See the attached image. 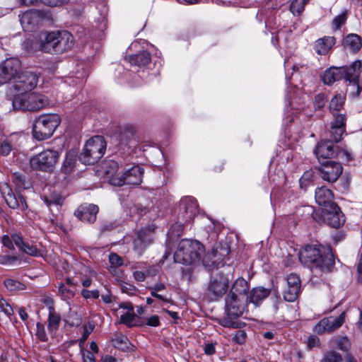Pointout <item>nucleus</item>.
<instances>
[{
    "label": "nucleus",
    "mask_w": 362,
    "mask_h": 362,
    "mask_svg": "<svg viewBox=\"0 0 362 362\" xmlns=\"http://www.w3.org/2000/svg\"><path fill=\"white\" fill-rule=\"evenodd\" d=\"M14 244L21 250L23 252L31 255V256H39L40 255V251L38 250L36 245L25 243L21 235L13 236Z\"/></svg>",
    "instance_id": "obj_32"
},
{
    "label": "nucleus",
    "mask_w": 362,
    "mask_h": 362,
    "mask_svg": "<svg viewBox=\"0 0 362 362\" xmlns=\"http://www.w3.org/2000/svg\"><path fill=\"white\" fill-rule=\"evenodd\" d=\"M334 120L332 122L331 125L338 127H342L346 129V117L344 114L338 112H333Z\"/></svg>",
    "instance_id": "obj_50"
},
{
    "label": "nucleus",
    "mask_w": 362,
    "mask_h": 362,
    "mask_svg": "<svg viewBox=\"0 0 362 362\" xmlns=\"http://www.w3.org/2000/svg\"><path fill=\"white\" fill-rule=\"evenodd\" d=\"M246 308L244 300L240 297L227 296L226 298V310L228 317H240Z\"/></svg>",
    "instance_id": "obj_22"
},
{
    "label": "nucleus",
    "mask_w": 362,
    "mask_h": 362,
    "mask_svg": "<svg viewBox=\"0 0 362 362\" xmlns=\"http://www.w3.org/2000/svg\"><path fill=\"white\" fill-rule=\"evenodd\" d=\"M343 358L340 353L334 350L326 351L320 362H342Z\"/></svg>",
    "instance_id": "obj_38"
},
{
    "label": "nucleus",
    "mask_w": 362,
    "mask_h": 362,
    "mask_svg": "<svg viewBox=\"0 0 362 362\" xmlns=\"http://www.w3.org/2000/svg\"><path fill=\"white\" fill-rule=\"evenodd\" d=\"M216 320L220 325L223 327L238 329L245 326V322H242L237 320V318H213Z\"/></svg>",
    "instance_id": "obj_35"
},
{
    "label": "nucleus",
    "mask_w": 362,
    "mask_h": 362,
    "mask_svg": "<svg viewBox=\"0 0 362 362\" xmlns=\"http://www.w3.org/2000/svg\"><path fill=\"white\" fill-rule=\"evenodd\" d=\"M12 150L11 144L8 140H4L0 144V153L2 156H8Z\"/></svg>",
    "instance_id": "obj_57"
},
{
    "label": "nucleus",
    "mask_w": 362,
    "mask_h": 362,
    "mask_svg": "<svg viewBox=\"0 0 362 362\" xmlns=\"http://www.w3.org/2000/svg\"><path fill=\"white\" fill-rule=\"evenodd\" d=\"M247 334L244 331H238L235 332L233 340L238 344H243L245 342Z\"/></svg>",
    "instance_id": "obj_59"
},
{
    "label": "nucleus",
    "mask_w": 362,
    "mask_h": 362,
    "mask_svg": "<svg viewBox=\"0 0 362 362\" xmlns=\"http://www.w3.org/2000/svg\"><path fill=\"white\" fill-rule=\"evenodd\" d=\"M154 229L153 226L139 230L133 241L134 252L140 257L146 249L153 243Z\"/></svg>",
    "instance_id": "obj_15"
},
{
    "label": "nucleus",
    "mask_w": 362,
    "mask_h": 362,
    "mask_svg": "<svg viewBox=\"0 0 362 362\" xmlns=\"http://www.w3.org/2000/svg\"><path fill=\"white\" fill-rule=\"evenodd\" d=\"M135 128L129 124L121 125L118 127L115 133L117 140V146L122 153L127 156V151H129L132 144L134 143Z\"/></svg>",
    "instance_id": "obj_17"
},
{
    "label": "nucleus",
    "mask_w": 362,
    "mask_h": 362,
    "mask_svg": "<svg viewBox=\"0 0 362 362\" xmlns=\"http://www.w3.org/2000/svg\"><path fill=\"white\" fill-rule=\"evenodd\" d=\"M346 129L342 127H338L331 125L330 129V141L332 142H339L341 138L342 135L345 132Z\"/></svg>",
    "instance_id": "obj_44"
},
{
    "label": "nucleus",
    "mask_w": 362,
    "mask_h": 362,
    "mask_svg": "<svg viewBox=\"0 0 362 362\" xmlns=\"http://www.w3.org/2000/svg\"><path fill=\"white\" fill-rule=\"evenodd\" d=\"M112 345L122 351H126L129 349L130 342L127 337L121 334H115V338L112 339Z\"/></svg>",
    "instance_id": "obj_36"
},
{
    "label": "nucleus",
    "mask_w": 362,
    "mask_h": 362,
    "mask_svg": "<svg viewBox=\"0 0 362 362\" xmlns=\"http://www.w3.org/2000/svg\"><path fill=\"white\" fill-rule=\"evenodd\" d=\"M299 259L310 269L325 273L330 272L335 264L332 247L320 244L305 245L299 253Z\"/></svg>",
    "instance_id": "obj_1"
},
{
    "label": "nucleus",
    "mask_w": 362,
    "mask_h": 362,
    "mask_svg": "<svg viewBox=\"0 0 362 362\" xmlns=\"http://www.w3.org/2000/svg\"><path fill=\"white\" fill-rule=\"evenodd\" d=\"M344 45L345 48L349 49L351 52H356L362 46L361 38L356 34H349L345 37Z\"/></svg>",
    "instance_id": "obj_34"
},
{
    "label": "nucleus",
    "mask_w": 362,
    "mask_h": 362,
    "mask_svg": "<svg viewBox=\"0 0 362 362\" xmlns=\"http://www.w3.org/2000/svg\"><path fill=\"white\" fill-rule=\"evenodd\" d=\"M1 194L9 208L19 209L24 211L28 208L25 197L19 194L15 193L7 183H4L0 187Z\"/></svg>",
    "instance_id": "obj_18"
},
{
    "label": "nucleus",
    "mask_w": 362,
    "mask_h": 362,
    "mask_svg": "<svg viewBox=\"0 0 362 362\" xmlns=\"http://www.w3.org/2000/svg\"><path fill=\"white\" fill-rule=\"evenodd\" d=\"M361 66V61L356 60L349 66H341V69L344 71L342 73L343 79L349 82V88L351 95L353 96H358L362 90V86L359 82Z\"/></svg>",
    "instance_id": "obj_10"
},
{
    "label": "nucleus",
    "mask_w": 362,
    "mask_h": 362,
    "mask_svg": "<svg viewBox=\"0 0 362 362\" xmlns=\"http://www.w3.org/2000/svg\"><path fill=\"white\" fill-rule=\"evenodd\" d=\"M99 208L93 204H83L80 205L74 211V215L84 223H92L96 220Z\"/></svg>",
    "instance_id": "obj_21"
},
{
    "label": "nucleus",
    "mask_w": 362,
    "mask_h": 362,
    "mask_svg": "<svg viewBox=\"0 0 362 362\" xmlns=\"http://www.w3.org/2000/svg\"><path fill=\"white\" fill-rule=\"evenodd\" d=\"M327 99L324 94H318L314 98V107L315 110H321L325 105Z\"/></svg>",
    "instance_id": "obj_54"
},
{
    "label": "nucleus",
    "mask_w": 362,
    "mask_h": 362,
    "mask_svg": "<svg viewBox=\"0 0 362 362\" xmlns=\"http://www.w3.org/2000/svg\"><path fill=\"white\" fill-rule=\"evenodd\" d=\"M81 295L86 299L91 298L97 299L100 296L99 291L98 290L89 291L87 289H83L81 291Z\"/></svg>",
    "instance_id": "obj_60"
},
{
    "label": "nucleus",
    "mask_w": 362,
    "mask_h": 362,
    "mask_svg": "<svg viewBox=\"0 0 362 362\" xmlns=\"http://www.w3.org/2000/svg\"><path fill=\"white\" fill-rule=\"evenodd\" d=\"M115 228L113 223H104L100 227V234L103 235L107 232L112 231Z\"/></svg>",
    "instance_id": "obj_63"
},
{
    "label": "nucleus",
    "mask_w": 362,
    "mask_h": 362,
    "mask_svg": "<svg viewBox=\"0 0 362 362\" xmlns=\"http://www.w3.org/2000/svg\"><path fill=\"white\" fill-rule=\"evenodd\" d=\"M305 0H293L290 5V11L293 15H300L304 10Z\"/></svg>",
    "instance_id": "obj_46"
},
{
    "label": "nucleus",
    "mask_w": 362,
    "mask_h": 362,
    "mask_svg": "<svg viewBox=\"0 0 362 362\" xmlns=\"http://www.w3.org/2000/svg\"><path fill=\"white\" fill-rule=\"evenodd\" d=\"M42 21V13L38 10H30L20 16L23 28L27 31L35 30Z\"/></svg>",
    "instance_id": "obj_20"
},
{
    "label": "nucleus",
    "mask_w": 362,
    "mask_h": 362,
    "mask_svg": "<svg viewBox=\"0 0 362 362\" xmlns=\"http://www.w3.org/2000/svg\"><path fill=\"white\" fill-rule=\"evenodd\" d=\"M300 291V289L292 288L287 286L284 291V298L288 302H293L298 298Z\"/></svg>",
    "instance_id": "obj_42"
},
{
    "label": "nucleus",
    "mask_w": 362,
    "mask_h": 362,
    "mask_svg": "<svg viewBox=\"0 0 362 362\" xmlns=\"http://www.w3.org/2000/svg\"><path fill=\"white\" fill-rule=\"evenodd\" d=\"M21 71V62L18 58L11 57L0 64V84L13 83Z\"/></svg>",
    "instance_id": "obj_11"
},
{
    "label": "nucleus",
    "mask_w": 362,
    "mask_h": 362,
    "mask_svg": "<svg viewBox=\"0 0 362 362\" xmlns=\"http://www.w3.org/2000/svg\"><path fill=\"white\" fill-rule=\"evenodd\" d=\"M14 235H21L18 233H12L10 236L8 235H4L1 238V243L3 245L7 247L9 250H13L15 249L13 243V236Z\"/></svg>",
    "instance_id": "obj_53"
},
{
    "label": "nucleus",
    "mask_w": 362,
    "mask_h": 362,
    "mask_svg": "<svg viewBox=\"0 0 362 362\" xmlns=\"http://www.w3.org/2000/svg\"><path fill=\"white\" fill-rule=\"evenodd\" d=\"M322 167L319 169L322 178L329 182H336L342 173L343 168L340 163L326 160L320 163Z\"/></svg>",
    "instance_id": "obj_19"
},
{
    "label": "nucleus",
    "mask_w": 362,
    "mask_h": 362,
    "mask_svg": "<svg viewBox=\"0 0 362 362\" xmlns=\"http://www.w3.org/2000/svg\"><path fill=\"white\" fill-rule=\"evenodd\" d=\"M59 158L57 151L46 149L33 156L30 160L31 167L37 170L52 172Z\"/></svg>",
    "instance_id": "obj_8"
},
{
    "label": "nucleus",
    "mask_w": 362,
    "mask_h": 362,
    "mask_svg": "<svg viewBox=\"0 0 362 362\" xmlns=\"http://www.w3.org/2000/svg\"><path fill=\"white\" fill-rule=\"evenodd\" d=\"M315 199L316 203L322 208L330 206L334 202V194L332 191L326 187H317L315 189Z\"/></svg>",
    "instance_id": "obj_26"
},
{
    "label": "nucleus",
    "mask_w": 362,
    "mask_h": 362,
    "mask_svg": "<svg viewBox=\"0 0 362 362\" xmlns=\"http://www.w3.org/2000/svg\"><path fill=\"white\" fill-rule=\"evenodd\" d=\"M61 122V117L57 114L42 115L35 118L33 125V137L38 141H43L51 137Z\"/></svg>",
    "instance_id": "obj_5"
},
{
    "label": "nucleus",
    "mask_w": 362,
    "mask_h": 362,
    "mask_svg": "<svg viewBox=\"0 0 362 362\" xmlns=\"http://www.w3.org/2000/svg\"><path fill=\"white\" fill-rule=\"evenodd\" d=\"M159 318H119L116 325H124L127 327H140L144 325L156 327L159 325Z\"/></svg>",
    "instance_id": "obj_24"
},
{
    "label": "nucleus",
    "mask_w": 362,
    "mask_h": 362,
    "mask_svg": "<svg viewBox=\"0 0 362 362\" xmlns=\"http://www.w3.org/2000/svg\"><path fill=\"white\" fill-rule=\"evenodd\" d=\"M44 303L45 305H43L40 310V311L42 312V314L45 315V313L44 312H48L47 317H56L52 299L50 298H47L44 300Z\"/></svg>",
    "instance_id": "obj_48"
},
{
    "label": "nucleus",
    "mask_w": 362,
    "mask_h": 362,
    "mask_svg": "<svg viewBox=\"0 0 362 362\" xmlns=\"http://www.w3.org/2000/svg\"><path fill=\"white\" fill-rule=\"evenodd\" d=\"M229 279L223 274L212 276L209 280L206 296L210 301H216L221 298L227 292Z\"/></svg>",
    "instance_id": "obj_9"
},
{
    "label": "nucleus",
    "mask_w": 362,
    "mask_h": 362,
    "mask_svg": "<svg viewBox=\"0 0 362 362\" xmlns=\"http://www.w3.org/2000/svg\"><path fill=\"white\" fill-rule=\"evenodd\" d=\"M125 60L132 66L142 67L150 64L151 56L148 52L141 51L135 54L126 56Z\"/></svg>",
    "instance_id": "obj_29"
},
{
    "label": "nucleus",
    "mask_w": 362,
    "mask_h": 362,
    "mask_svg": "<svg viewBox=\"0 0 362 362\" xmlns=\"http://www.w3.org/2000/svg\"><path fill=\"white\" fill-rule=\"evenodd\" d=\"M76 162V153L74 151H69L63 163V168L66 173L70 172Z\"/></svg>",
    "instance_id": "obj_43"
},
{
    "label": "nucleus",
    "mask_w": 362,
    "mask_h": 362,
    "mask_svg": "<svg viewBox=\"0 0 362 362\" xmlns=\"http://www.w3.org/2000/svg\"><path fill=\"white\" fill-rule=\"evenodd\" d=\"M74 45V38L71 33L54 30L40 35L38 49L49 54H62L70 50Z\"/></svg>",
    "instance_id": "obj_2"
},
{
    "label": "nucleus",
    "mask_w": 362,
    "mask_h": 362,
    "mask_svg": "<svg viewBox=\"0 0 362 362\" xmlns=\"http://www.w3.org/2000/svg\"><path fill=\"white\" fill-rule=\"evenodd\" d=\"M287 286L292 287V288H298L300 290L301 281L300 277L295 274H291L286 279Z\"/></svg>",
    "instance_id": "obj_51"
},
{
    "label": "nucleus",
    "mask_w": 362,
    "mask_h": 362,
    "mask_svg": "<svg viewBox=\"0 0 362 362\" xmlns=\"http://www.w3.org/2000/svg\"><path fill=\"white\" fill-rule=\"evenodd\" d=\"M314 153L320 163L326 161V159L339 157L343 155L348 156V153L344 150L339 149L330 140L319 142L314 150Z\"/></svg>",
    "instance_id": "obj_13"
},
{
    "label": "nucleus",
    "mask_w": 362,
    "mask_h": 362,
    "mask_svg": "<svg viewBox=\"0 0 362 362\" xmlns=\"http://www.w3.org/2000/svg\"><path fill=\"white\" fill-rule=\"evenodd\" d=\"M4 285L6 288L11 291H23L25 289V286L18 280L7 279L4 281Z\"/></svg>",
    "instance_id": "obj_41"
},
{
    "label": "nucleus",
    "mask_w": 362,
    "mask_h": 362,
    "mask_svg": "<svg viewBox=\"0 0 362 362\" xmlns=\"http://www.w3.org/2000/svg\"><path fill=\"white\" fill-rule=\"evenodd\" d=\"M248 291L249 285L247 281L245 279L240 277L233 283L228 296L234 297L238 296L242 298L243 300H245Z\"/></svg>",
    "instance_id": "obj_30"
},
{
    "label": "nucleus",
    "mask_w": 362,
    "mask_h": 362,
    "mask_svg": "<svg viewBox=\"0 0 362 362\" xmlns=\"http://www.w3.org/2000/svg\"><path fill=\"white\" fill-rule=\"evenodd\" d=\"M345 98L341 95H335L329 103V110L333 112H338L344 106Z\"/></svg>",
    "instance_id": "obj_39"
},
{
    "label": "nucleus",
    "mask_w": 362,
    "mask_h": 362,
    "mask_svg": "<svg viewBox=\"0 0 362 362\" xmlns=\"http://www.w3.org/2000/svg\"><path fill=\"white\" fill-rule=\"evenodd\" d=\"M198 204L192 197H185L180 202L178 220L182 224L190 223L197 214Z\"/></svg>",
    "instance_id": "obj_16"
},
{
    "label": "nucleus",
    "mask_w": 362,
    "mask_h": 362,
    "mask_svg": "<svg viewBox=\"0 0 362 362\" xmlns=\"http://www.w3.org/2000/svg\"><path fill=\"white\" fill-rule=\"evenodd\" d=\"M271 293L270 289L262 286H258L252 288L246 298V301L258 306L267 298Z\"/></svg>",
    "instance_id": "obj_27"
},
{
    "label": "nucleus",
    "mask_w": 362,
    "mask_h": 362,
    "mask_svg": "<svg viewBox=\"0 0 362 362\" xmlns=\"http://www.w3.org/2000/svg\"><path fill=\"white\" fill-rule=\"evenodd\" d=\"M121 307L126 310V313L121 314L120 317H137L134 311V308L132 303H124L122 304Z\"/></svg>",
    "instance_id": "obj_55"
},
{
    "label": "nucleus",
    "mask_w": 362,
    "mask_h": 362,
    "mask_svg": "<svg viewBox=\"0 0 362 362\" xmlns=\"http://www.w3.org/2000/svg\"><path fill=\"white\" fill-rule=\"evenodd\" d=\"M104 175L108 179L109 182L112 185V180L115 177H119L122 168V165L119 166V163L114 160H106L103 166Z\"/></svg>",
    "instance_id": "obj_31"
},
{
    "label": "nucleus",
    "mask_w": 362,
    "mask_h": 362,
    "mask_svg": "<svg viewBox=\"0 0 362 362\" xmlns=\"http://www.w3.org/2000/svg\"><path fill=\"white\" fill-rule=\"evenodd\" d=\"M343 69L341 67L332 66L327 69L323 75L322 81L326 85H332L335 81L343 79Z\"/></svg>",
    "instance_id": "obj_33"
},
{
    "label": "nucleus",
    "mask_w": 362,
    "mask_h": 362,
    "mask_svg": "<svg viewBox=\"0 0 362 362\" xmlns=\"http://www.w3.org/2000/svg\"><path fill=\"white\" fill-rule=\"evenodd\" d=\"M204 250V245L199 241L182 240L174 254L175 262L186 265L198 262L202 258Z\"/></svg>",
    "instance_id": "obj_3"
},
{
    "label": "nucleus",
    "mask_w": 362,
    "mask_h": 362,
    "mask_svg": "<svg viewBox=\"0 0 362 362\" xmlns=\"http://www.w3.org/2000/svg\"><path fill=\"white\" fill-rule=\"evenodd\" d=\"M38 75L33 71L25 70L21 71L13 83V88L22 94L34 89L38 83Z\"/></svg>",
    "instance_id": "obj_12"
},
{
    "label": "nucleus",
    "mask_w": 362,
    "mask_h": 362,
    "mask_svg": "<svg viewBox=\"0 0 362 362\" xmlns=\"http://www.w3.org/2000/svg\"><path fill=\"white\" fill-rule=\"evenodd\" d=\"M312 216L317 222H325L329 226L338 228L345 223V216L337 204L322 208L321 212L313 211Z\"/></svg>",
    "instance_id": "obj_7"
},
{
    "label": "nucleus",
    "mask_w": 362,
    "mask_h": 362,
    "mask_svg": "<svg viewBox=\"0 0 362 362\" xmlns=\"http://www.w3.org/2000/svg\"><path fill=\"white\" fill-rule=\"evenodd\" d=\"M95 325L92 322H88L87 324H84L83 326V332L82 337L78 340L79 346H83L85 341L87 340L88 336L92 333L94 329Z\"/></svg>",
    "instance_id": "obj_45"
},
{
    "label": "nucleus",
    "mask_w": 362,
    "mask_h": 362,
    "mask_svg": "<svg viewBox=\"0 0 362 362\" xmlns=\"http://www.w3.org/2000/svg\"><path fill=\"white\" fill-rule=\"evenodd\" d=\"M14 314V308L4 299L0 300V317H10Z\"/></svg>",
    "instance_id": "obj_47"
},
{
    "label": "nucleus",
    "mask_w": 362,
    "mask_h": 362,
    "mask_svg": "<svg viewBox=\"0 0 362 362\" xmlns=\"http://www.w3.org/2000/svg\"><path fill=\"white\" fill-rule=\"evenodd\" d=\"M43 200L48 207L56 206L58 208L63 204L64 199L59 194L53 193L49 197H44Z\"/></svg>",
    "instance_id": "obj_37"
},
{
    "label": "nucleus",
    "mask_w": 362,
    "mask_h": 362,
    "mask_svg": "<svg viewBox=\"0 0 362 362\" xmlns=\"http://www.w3.org/2000/svg\"><path fill=\"white\" fill-rule=\"evenodd\" d=\"M48 105V98L36 92L16 94L12 99L13 108L16 110L35 112Z\"/></svg>",
    "instance_id": "obj_4"
},
{
    "label": "nucleus",
    "mask_w": 362,
    "mask_h": 362,
    "mask_svg": "<svg viewBox=\"0 0 362 362\" xmlns=\"http://www.w3.org/2000/svg\"><path fill=\"white\" fill-rule=\"evenodd\" d=\"M320 346V339L315 335H310L308 339V346L310 349Z\"/></svg>",
    "instance_id": "obj_62"
},
{
    "label": "nucleus",
    "mask_w": 362,
    "mask_h": 362,
    "mask_svg": "<svg viewBox=\"0 0 362 362\" xmlns=\"http://www.w3.org/2000/svg\"><path fill=\"white\" fill-rule=\"evenodd\" d=\"M109 261L115 267H120L123 264L122 258L116 253H112L110 255Z\"/></svg>",
    "instance_id": "obj_58"
},
{
    "label": "nucleus",
    "mask_w": 362,
    "mask_h": 362,
    "mask_svg": "<svg viewBox=\"0 0 362 362\" xmlns=\"http://www.w3.org/2000/svg\"><path fill=\"white\" fill-rule=\"evenodd\" d=\"M106 146L103 136H94L86 141L78 159L85 165H94L104 156Z\"/></svg>",
    "instance_id": "obj_6"
},
{
    "label": "nucleus",
    "mask_w": 362,
    "mask_h": 362,
    "mask_svg": "<svg viewBox=\"0 0 362 362\" xmlns=\"http://www.w3.org/2000/svg\"><path fill=\"white\" fill-rule=\"evenodd\" d=\"M347 11L345 10L341 14L334 18L332 23L334 29H340V28L346 23L347 20Z\"/></svg>",
    "instance_id": "obj_49"
},
{
    "label": "nucleus",
    "mask_w": 362,
    "mask_h": 362,
    "mask_svg": "<svg viewBox=\"0 0 362 362\" xmlns=\"http://www.w3.org/2000/svg\"><path fill=\"white\" fill-rule=\"evenodd\" d=\"M330 318H322L315 327V331L317 334H323L324 332H332L344 323V318H333L330 321Z\"/></svg>",
    "instance_id": "obj_25"
},
{
    "label": "nucleus",
    "mask_w": 362,
    "mask_h": 362,
    "mask_svg": "<svg viewBox=\"0 0 362 362\" xmlns=\"http://www.w3.org/2000/svg\"><path fill=\"white\" fill-rule=\"evenodd\" d=\"M37 332H36V336L38 339H40L42 341H46L47 340V334L45 329L44 325L41 324L40 322L37 323Z\"/></svg>",
    "instance_id": "obj_56"
},
{
    "label": "nucleus",
    "mask_w": 362,
    "mask_h": 362,
    "mask_svg": "<svg viewBox=\"0 0 362 362\" xmlns=\"http://www.w3.org/2000/svg\"><path fill=\"white\" fill-rule=\"evenodd\" d=\"M144 170L139 165H134L130 169L122 172L119 177L112 180V185L122 186L124 185H138L142 182Z\"/></svg>",
    "instance_id": "obj_14"
},
{
    "label": "nucleus",
    "mask_w": 362,
    "mask_h": 362,
    "mask_svg": "<svg viewBox=\"0 0 362 362\" xmlns=\"http://www.w3.org/2000/svg\"><path fill=\"white\" fill-rule=\"evenodd\" d=\"M229 250L228 247H221V251L218 250V247L213 249L203 257L202 262L206 267L218 266L223 260V257L227 256Z\"/></svg>",
    "instance_id": "obj_23"
},
{
    "label": "nucleus",
    "mask_w": 362,
    "mask_h": 362,
    "mask_svg": "<svg viewBox=\"0 0 362 362\" xmlns=\"http://www.w3.org/2000/svg\"><path fill=\"white\" fill-rule=\"evenodd\" d=\"M334 344L338 349L344 352H349L351 348V342L346 336L335 338Z\"/></svg>",
    "instance_id": "obj_40"
},
{
    "label": "nucleus",
    "mask_w": 362,
    "mask_h": 362,
    "mask_svg": "<svg viewBox=\"0 0 362 362\" xmlns=\"http://www.w3.org/2000/svg\"><path fill=\"white\" fill-rule=\"evenodd\" d=\"M82 356L83 362H95V356L90 351L83 350Z\"/></svg>",
    "instance_id": "obj_64"
},
{
    "label": "nucleus",
    "mask_w": 362,
    "mask_h": 362,
    "mask_svg": "<svg viewBox=\"0 0 362 362\" xmlns=\"http://www.w3.org/2000/svg\"><path fill=\"white\" fill-rule=\"evenodd\" d=\"M18 257L16 256L4 255L0 257V264H11L16 262Z\"/></svg>",
    "instance_id": "obj_61"
},
{
    "label": "nucleus",
    "mask_w": 362,
    "mask_h": 362,
    "mask_svg": "<svg viewBox=\"0 0 362 362\" xmlns=\"http://www.w3.org/2000/svg\"><path fill=\"white\" fill-rule=\"evenodd\" d=\"M315 173L313 170H310L305 171L300 179V185L301 187H306L310 182L313 180Z\"/></svg>",
    "instance_id": "obj_52"
},
{
    "label": "nucleus",
    "mask_w": 362,
    "mask_h": 362,
    "mask_svg": "<svg viewBox=\"0 0 362 362\" xmlns=\"http://www.w3.org/2000/svg\"><path fill=\"white\" fill-rule=\"evenodd\" d=\"M335 42V37L325 36L315 42L314 49L320 55H326L334 45Z\"/></svg>",
    "instance_id": "obj_28"
}]
</instances>
